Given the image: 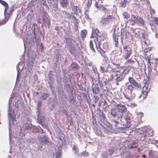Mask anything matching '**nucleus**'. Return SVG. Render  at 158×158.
Segmentation results:
<instances>
[{
	"label": "nucleus",
	"instance_id": "f257e3e1",
	"mask_svg": "<svg viewBox=\"0 0 158 158\" xmlns=\"http://www.w3.org/2000/svg\"><path fill=\"white\" fill-rule=\"evenodd\" d=\"M128 81L131 84H130L128 82L125 84V90L126 92H127L131 94L134 88L140 89L141 86L140 84L136 82L135 79L132 77H130L128 78Z\"/></svg>",
	"mask_w": 158,
	"mask_h": 158
},
{
	"label": "nucleus",
	"instance_id": "f03ea898",
	"mask_svg": "<svg viewBox=\"0 0 158 158\" xmlns=\"http://www.w3.org/2000/svg\"><path fill=\"white\" fill-rule=\"evenodd\" d=\"M115 19L114 16L111 15H107L106 17L102 18L100 21V24L102 26H105L110 23L114 22Z\"/></svg>",
	"mask_w": 158,
	"mask_h": 158
},
{
	"label": "nucleus",
	"instance_id": "7ed1b4c3",
	"mask_svg": "<svg viewBox=\"0 0 158 158\" xmlns=\"http://www.w3.org/2000/svg\"><path fill=\"white\" fill-rule=\"evenodd\" d=\"M116 108L118 112V120L121 121L123 116V114L127 110V108L125 105L121 104L117 105Z\"/></svg>",
	"mask_w": 158,
	"mask_h": 158
},
{
	"label": "nucleus",
	"instance_id": "20e7f679",
	"mask_svg": "<svg viewBox=\"0 0 158 158\" xmlns=\"http://www.w3.org/2000/svg\"><path fill=\"white\" fill-rule=\"evenodd\" d=\"M112 70L114 72H116L115 74V76L117 77L116 78V81H121L123 79V73L126 69H123V67H120V70H119V69L116 70L115 68L112 69Z\"/></svg>",
	"mask_w": 158,
	"mask_h": 158
},
{
	"label": "nucleus",
	"instance_id": "39448f33",
	"mask_svg": "<svg viewBox=\"0 0 158 158\" xmlns=\"http://www.w3.org/2000/svg\"><path fill=\"white\" fill-rule=\"evenodd\" d=\"M13 10L14 9L12 8H9V6L5 8L4 10L5 18L4 19L5 23H6L7 21L9 19L11 16Z\"/></svg>",
	"mask_w": 158,
	"mask_h": 158
},
{
	"label": "nucleus",
	"instance_id": "423d86ee",
	"mask_svg": "<svg viewBox=\"0 0 158 158\" xmlns=\"http://www.w3.org/2000/svg\"><path fill=\"white\" fill-rule=\"evenodd\" d=\"M124 52V58L126 60H127L132 53L131 48L127 45H125L123 47Z\"/></svg>",
	"mask_w": 158,
	"mask_h": 158
},
{
	"label": "nucleus",
	"instance_id": "0eeeda50",
	"mask_svg": "<svg viewBox=\"0 0 158 158\" xmlns=\"http://www.w3.org/2000/svg\"><path fill=\"white\" fill-rule=\"evenodd\" d=\"M94 6L97 9L104 12L106 14L109 13V9L106 8L102 4H99L98 2H95Z\"/></svg>",
	"mask_w": 158,
	"mask_h": 158
},
{
	"label": "nucleus",
	"instance_id": "6e6552de",
	"mask_svg": "<svg viewBox=\"0 0 158 158\" xmlns=\"http://www.w3.org/2000/svg\"><path fill=\"white\" fill-rule=\"evenodd\" d=\"M150 91V89L146 86H145L143 87V89L141 91V94L138 98H140L142 97L143 99H144L147 98L148 95V93Z\"/></svg>",
	"mask_w": 158,
	"mask_h": 158
},
{
	"label": "nucleus",
	"instance_id": "1a4fd4ad",
	"mask_svg": "<svg viewBox=\"0 0 158 158\" xmlns=\"http://www.w3.org/2000/svg\"><path fill=\"white\" fill-rule=\"evenodd\" d=\"M103 37L101 35H98L94 39V41L96 44V48L97 47H101L103 41Z\"/></svg>",
	"mask_w": 158,
	"mask_h": 158
},
{
	"label": "nucleus",
	"instance_id": "9d476101",
	"mask_svg": "<svg viewBox=\"0 0 158 158\" xmlns=\"http://www.w3.org/2000/svg\"><path fill=\"white\" fill-rule=\"evenodd\" d=\"M74 43L77 44L76 41L74 40H73L71 41L70 44L69 45V51L72 55L74 54L76 51L75 47L74 46Z\"/></svg>",
	"mask_w": 158,
	"mask_h": 158
},
{
	"label": "nucleus",
	"instance_id": "9b49d317",
	"mask_svg": "<svg viewBox=\"0 0 158 158\" xmlns=\"http://www.w3.org/2000/svg\"><path fill=\"white\" fill-rule=\"evenodd\" d=\"M96 48L98 51L101 54L103 60L106 62L108 60V58L107 55L106 54L105 52L101 47H97Z\"/></svg>",
	"mask_w": 158,
	"mask_h": 158
},
{
	"label": "nucleus",
	"instance_id": "f8f14e48",
	"mask_svg": "<svg viewBox=\"0 0 158 158\" xmlns=\"http://www.w3.org/2000/svg\"><path fill=\"white\" fill-rule=\"evenodd\" d=\"M140 135H142L141 136L143 137V140L147 137L152 136L154 134L153 131L151 130H146L143 132V134L142 135V134H140Z\"/></svg>",
	"mask_w": 158,
	"mask_h": 158
},
{
	"label": "nucleus",
	"instance_id": "ddd939ff",
	"mask_svg": "<svg viewBox=\"0 0 158 158\" xmlns=\"http://www.w3.org/2000/svg\"><path fill=\"white\" fill-rule=\"evenodd\" d=\"M101 126L102 128L103 129L104 131L106 133H108L110 132L112 130L111 126L109 123H108L107 124H105L104 126L101 125Z\"/></svg>",
	"mask_w": 158,
	"mask_h": 158
},
{
	"label": "nucleus",
	"instance_id": "4468645a",
	"mask_svg": "<svg viewBox=\"0 0 158 158\" xmlns=\"http://www.w3.org/2000/svg\"><path fill=\"white\" fill-rule=\"evenodd\" d=\"M131 18L129 19V21L131 25H134L137 22L138 17H136L134 15H131Z\"/></svg>",
	"mask_w": 158,
	"mask_h": 158
},
{
	"label": "nucleus",
	"instance_id": "2eb2a0df",
	"mask_svg": "<svg viewBox=\"0 0 158 158\" xmlns=\"http://www.w3.org/2000/svg\"><path fill=\"white\" fill-rule=\"evenodd\" d=\"M119 35L116 34L114 32L113 34L112 37L115 43V46L116 47H118V37Z\"/></svg>",
	"mask_w": 158,
	"mask_h": 158
},
{
	"label": "nucleus",
	"instance_id": "dca6fc26",
	"mask_svg": "<svg viewBox=\"0 0 158 158\" xmlns=\"http://www.w3.org/2000/svg\"><path fill=\"white\" fill-rule=\"evenodd\" d=\"M98 33H100L99 30L97 28H93L92 33L90 36L91 38H94L98 35H99Z\"/></svg>",
	"mask_w": 158,
	"mask_h": 158
},
{
	"label": "nucleus",
	"instance_id": "f3484780",
	"mask_svg": "<svg viewBox=\"0 0 158 158\" xmlns=\"http://www.w3.org/2000/svg\"><path fill=\"white\" fill-rule=\"evenodd\" d=\"M92 91L93 94H98L100 92V90L97 84H96L94 87L92 88Z\"/></svg>",
	"mask_w": 158,
	"mask_h": 158
},
{
	"label": "nucleus",
	"instance_id": "a211bd4d",
	"mask_svg": "<svg viewBox=\"0 0 158 158\" xmlns=\"http://www.w3.org/2000/svg\"><path fill=\"white\" fill-rule=\"evenodd\" d=\"M59 2L61 6L64 8H66L69 5L68 0H60Z\"/></svg>",
	"mask_w": 158,
	"mask_h": 158
},
{
	"label": "nucleus",
	"instance_id": "6ab92c4d",
	"mask_svg": "<svg viewBox=\"0 0 158 158\" xmlns=\"http://www.w3.org/2000/svg\"><path fill=\"white\" fill-rule=\"evenodd\" d=\"M71 70H72L77 69L79 68L78 65L74 63H73L71 64Z\"/></svg>",
	"mask_w": 158,
	"mask_h": 158
},
{
	"label": "nucleus",
	"instance_id": "aec40b11",
	"mask_svg": "<svg viewBox=\"0 0 158 158\" xmlns=\"http://www.w3.org/2000/svg\"><path fill=\"white\" fill-rule=\"evenodd\" d=\"M87 32L86 30H83L81 32V36L82 39H84L86 35Z\"/></svg>",
	"mask_w": 158,
	"mask_h": 158
},
{
	"label": "nucleus",
	"instance_id": "412c9836",
	"mask_svg": "<svg viewBox=\"0 0 158 158\" xmlns=\"http://www.w3.org/2000/svg\"><path fill=\"white\" fill-rule=\"evenodd\" d=\"M137 22L141 25L143 26L144 25V20L141 17H138Z\"/></svg>",
	"mask_w": 158,
	"mask_h": 158
},
{
	"label": "nucleus",
	"instance_id": "4be33fe9",
	"mask_svg": "<svg viewBox=\"0 0 158 158\" xmlns=\"http://www.w3.org/2000/svg\"><path fill=\"white\" fill-rule=\"evenodd\" d=\"M111 114L114 117L117 116V119H118V113L116 111L115 109H113L111 111Z\"/></svg>",
	"mask_w": 158,
	"mask_h": 158
},
{
	"label": "nucleus",
	"instance_id": "5701e85b",
	"mask_svg": "<svg viewBox=\"0 0 158 158\" xmlns=\"http://www.w3.org/2000/svg\"><path fill=\"white\" fill-rule=\"evenodd\" d=\"M64 13L66 15L67 18L68 19H70L71 18V17H73L74 18L76 19V17L74 16L71 15L68 12L64 11Z\"/></svg>",
	"mask_w": 158,
	"mask_h": 158
},
{
	"label": "nucleus",
	"instance_id": "b1692460",
	"mask_svg": "<svg viewBox=\"0 0 158 158\" xmlns=\"http://www.w3.org/2000/svg\"><path fill=\"white\" fill-rule=\"evenodd\" d=\"M42 102L41 101H38L37 104V110L40 112L41 110L40 107L41 106Z\"/></svg>",
	"mask_w": 158,
	"mask_h": 158
},
{
	"label": "nucleus",
	"instance_id": "393cba45",
	"mask_svg": "<svg viewBox=\"0 0 158 158\" xmlns=\"http://www.w3.org/2000/svg\"><path fill=\"white\" fill-rule=\"evenodd\" d=\"M100 114L99 116V117L101 119H102L103 121H104L106 119V118L105 115L104 114L103 112H101L100 111Z\"/></svg>",
	"mask_w": 158,
	"mask_h": 158
},
{
	"label": "nucleus",
	"instance_id": "a878e982",
	"mask_svg": "<svg viewBox=\"0 0 158 158\" xmlns=\"http://www.w3.org/2000/svg\"><path fill=\"white\" fill-rule=\"evenodd\" d=\"M102 92L103 93H106L108 92V90L107 87L106 86V85H103L101 87Z\"/></svg>",
	"mask_w": 158,
	"mask_h": 158
},
{
	"label": "nucleus",
	"instance_id": "bb28decb",
	"mask_svg": "<svg viewBox=\"0 0 158 158\" xmlns=\"http://www.w3.org/2000/svg\"><path fill=\"white\" fill-rule=\"evenodd\" d=\"M89 47L92 51L94 52H95V50L93 47V43L92 40H90L89 42Z\"/></svg>",
	"mask_w": 158,
	"mask_h": 158
},
{
	"label": "nucleus",
	"instance_id": "cd10ccee",
	"mask_svg": "<svg viewBox=\"0 0 158 158\" xmlns=\"http://www.w3.org/2000/svg\"><path fill=\"white\" fill-rule=\"evenodd\" d=\"M127 0H122L120 3V5L123 7H125L126 5Z\"/></svg>",
	"mask_w": 158,
	"mask_h": 158
},
{
	"label": "nucleus",
	"instance_id": "c85d7f7f",
	"mask_svg": "<svg viewBox=\"0 0 158 158\" xmlns=\"http://www.w3.org/2000/svg\"><path fill=\"white\" fill-rule=\"evenodd\" d=\"M49 96V95L47 93H44L42 95L41 98L44 100L46 99Z\"/></svg>",
	"mask_w": 158,
	"mask_h": 158
},
{
	"label": "nucleus",
	"instance_id": "c756f323",
	"mask_svg": "<svg viewBox=\"0 0 158 158\" xmlns=\"http://www.w3.org/2000/svg\"><path fill=\"white\" fill-rule=\"evenodd\" d=\"M0 3L5 7V8L9 6L8 4L3 0H0Z\"/></svg>",
	"mask_w": 158,
	"mask_h": 158
},
{
	"label": "nucleus",
	"instance_id": "7c9ffc66",
	"mask_svg": "<svg viewBox=\"0 0 158 158\" xmlns=\"http://www.w3.org/2000/svg\"><path fill=\"white\" fill-rule=\"evenodd\" d=\"M140 121H141V120L139 119L138 118H136L135 120V122L136 123L135 125L137 126L139 125L141 123V122H140Z\"/></svg>",
	"mask_w": 158,
	"mask_h": 158
},
{
	"label": "nucleus",
	"instance_id": "2f4dec72",
	"mask_svg": "<svg viewBox=\"0 0 158 158\" xmlns=\"http://www.w3.org/2000/svg\"><path fill=\"white\" fill-rule=\"evenodd\" d=\"M153 21L155 26H158V18L154 17L153 18Z\"/></svg>",
	"mask_w": 158,
	"mask_h": 158
},
{
	"label": "nucleus",
	"instance_id": "473e14b6",
	"mask_svg": "<svg viewBox=\"0 0 158 158\" xmlns=\"http://www.w3.org/2000/svg\"><path fill=\"white\" fill-rule=\"evenodd\" d=\"M72 9L75 13H77L78 11L79 10V8L77 6H73Z\"/></svg>",
	"mask_w": 158,
	"mask_h": 158
},
{
	"label": "nucleus",
	"instance_id": "72a5a7b5",
	"mask_svg": "<svg viewBox=\"0 0 158 158\" xmlns=\"http://www.w3.org/2000/svg\"><path fill=\"white\" fill-rule=\"evenodd\" d=\"M123 15L124 16L125 18L126 19H128L130 18V15L128 14L127 12H124L123 14Z\"/></svg>",
	"mask_w": 158,
	"mask_h": 158
},
{
	"label": "nucleus",
	"instance_id": "f704fd0d",
	"mask_svg": "<svg viewBox=\"0 0 158 158\" xmlns=\"http://www.w3.org/2000/svg\"><path fill=\"white\" fill-rule=\"evenodd\" d=\"M107 76H108V80L109 81H112L113 79V76L112 74H109L107 75Z\"/></svg>",
	"mask_w": 158,
	"mask_h": 158
},
{
	"label": "nucleus",
	"instance_id": "c9c22d12",
	"mask_svg": "<svg viewBox=\"0 0 158 158\" xmlns=\"http://www.w3.org/2000/svg\"><path fill=\"white\" fill-rule=\"evenodd\" d=\"M127 63L133 64L135 62L132 59H130L128 60L127 59Z\"/></svg>",
	"mask_w": 158,
	"mask_h": 158
},
{
	"label": "nucleus",
	"instance_id": "e433bc0d",
	"mask_svg": "<svg viewBox=\"0 0 158 158\" xmlns=\"http://www.w3.org/2000/svg\"><path fill=\"white\" fill-rule=\"evenodd\" d=\"M112 64L113 65H114L116 67H117V69H115L116 70L119 69V70H120V68L121 67H120V65L119 64H115L113 62Z\"/></svg>",
	"mask_w": 158,
	"mask_h": 158
},
{
	"label": "nucleus",
	"instance_id": "4c0bfd02",
	"mask_svg": "<svg viewBox=\"0 0 158 158\" xmlns=\"http://www.w3.org/2000/svg\"><path fill=\"white\" fill-rule=\"evenodd\" d=\"M124 96L125 98L127 100H131L132 99V97L131 96H128L127 95L125 94L124 93Z\"/></svg>",
	"mask_w": 158,
	"mask_h": 158
},
{
	"label": "nucleus",
	"instance_id": "58836bf2",
	"mask_svg": "<svg viewBox=\"0 0 158 158\" xmlns=\"http://www.w3.org/2000/svg\"><path fill=\"white\" fill-rule=\"evenodd\" d=\"M100 70L102 73L106 72L105 69V68L103 66H100Z\"/></svg>",
	"mask_w": 158,
	"mask_h": 158
},
{
	"label": "nucleus",
	"instance_id": "ea45409f",
	"mask_svg": "<svg viewBox=\"0 0 158 158\" xmlns=\"http://www.w3.org/2000/svg\"><path fill=\"white\" fill-rule=\"evenodd\" d=\"M61 153L59 151L56 152V158H60Z\"/></svg>",
	"mask_w": 158,
	"mask_h": 158
},
{
	"label": "nucleus",
	"instance_id": "a19ab883",
	"mask_svg": "<svg viewBox=\"0 0 158 158\" xmlns=\"http://www.w3.org/2000/svg\"><path fill=\"white\" fill-rule=\"evenodd\" d=\"M52 71H50L49 72V74H48V77L49 80H51L52 78L53 74L52 73Z\"/></svg>",
	"mask_w": 158,
	"mask_h": 158
},
{
	"label": "nucleus",
	"instance_id": "79ce46f5",
	"mask_svg": "<svg viewBox=\"0 0 158 158\" xmlns=\"http://www.w3.org/2000/svg\"><path fill=\"white\" fill-rule=\"evenodd\" d=\"M73 150L76 153H78L79 152L78 149L77 147L75 145L73 146Z\"/></svg>",
	"mask_w": 158,
	"mask_h": 158
},
{
	"label": "nucleus",
	"instance_id": "37998d69",
	"mask_svg": "<svg viewBox=\"0 0 158 158\" xmlns=\"http://www.w3.org/2000/svg\"><path fill=\"white\" fill-rule=\"evenodd\" d=\"M87 6L88 7H90L92 3V0H87Z\"/></svg>",
	"mask_w": 158,
	"mask_h": 158
},
{
	"label": "nucleus",
	"instance_id": "c03bdc74",
	"mask_svg": "<svg viewBox=\"0 0 158 158\" xmlns=\"http://www.w3.org/2000/svg\"><path fill=\"white\" fill-rule=\"evenodd\" d=\"M99 99V97L98 96H94V101L95 103H96Z\"/></svg>",
	"mask_w": 158,
	"mask_h": 158
},
{
	"label": "nucleus",
	"instance_id": "a18cd8bd",
	"mask_svg": "<svg viewBox=\"0 0 158 158\" xmlns=\"http://www.w3.org/2000/svg\"><path fill=\"white\" fill-rule=\"evenodd\" d=\"M131 126V122L130 121H127L126 128H128L130 127Z\"/></svg>",
	"mask_w": 158,
	"mask_h": 158
},
{
	"label": "nucleus",
	"instance_id": "49530a36",
	"mask_svg": "<svg viewBox=\"0 0 158 158\" xmlns=\"http://www.w3.org/2000/svg\"><path fill=\"white\" fill-rule=\"evenodd\" d=\"M148 61L149 63V66H148V71L149 72H151L152 70V68L151 67H150V60H148Z\"/></svg>",
	"mask_w": 158,
	"mask_h": 158
},
{
	"label": "nucleus",
	"instance_id": "de8ad7c7",
	"mask_svg": "<svg viewBox=\"0 0 158 158\" xmlns=\"http://www.w3.org/2000/svg\"><path fill=\"white\" fill-rule=\"evenodd\" d=\"M158 71H156V73L154 75V77L155 79L156 80H158Z\"/></svg>",
	"mask_w": 158,
	"mask_h": 158
},
{
	"label": "nucleus",
	"instance_id": "09e8293b",
	"mask_svg": "<svg viewBox=\"0 0 158 158\" xmlns=\"http://www.w3.org/2000/svg\"><path fill=\"white\" fill-rule=\"evenodd\" d=\"M98 83L100 85L101 87H102V86H103L104 85L103 84L102 81L100 80H99L98 81Z\"/></svg>",
	"mask_w": 158,
	"mask_h": 158
},
{
	"label": "nucleus",
	"instance_id": "8fccbe9b",
	"mask_svg": "<svg viewBox=\"0 0 158 158\" xmlns=\"http://www.w3.org/2000/svg\"><path fill=\"white\" fill-rule=\"evenodd\" d=\"M142 38L144 39H145L147 38L146 35H145L144 33H143L142 34Z\"/></svg>",
	"mask_w": 158,
	"mask_h": 158
},
{
	"label": "nucleus",
	"instance_id": "3c124183",
	"mask_svg": "<svg viewBox=\"0 0 158 158\" xmlns=\"http://www.w3.org/2000/svg\"><path fill=\"white\" fill-rule=\"evenodd\" d=\"M112 121L114 122L115 124L117 125L119 124V122L118 121L113 120Z\"/></svg>",
	"mask_w": 158,
	"mask_h": 158
},
{
	"label": "nucleus",
	"instance_id": "603ef678",
	"mask_svg": "<svg viewBox=\"0 0 158 158\" xmlns=\"http://www.w3.org/2000/svg\"><path fill=\"white\" fill-rule=\"evenodd\" d=\"M114 126L115 127V128L116 129H119V127L116 124H114Z\"/></svg>",
	"mask_w": 158,
	"mask_h": 158
},
{
	"label": "nucleus",
	"instance_id": "864d4df0",
	"mask_svg": "<svg viewBox=\"0 0 158 158\" xmlns=\"http://www.w3.org/2000/svg\"><path fill=\"white\" fill-rule=\"evenodd\" d=\"M114 126L115 127V128L116 129H119V127L116 124H114Z\"/></svg>",
	"mask_w": 158,
	"mask_h": 158
},
{
	"label": "nucleus",
	"instance_id": "5fc2aeb1",
	"mask_svg": "<svg viewBox=\"0 0 158 158\" xmlns=\"http://www.w3.org/2000/svg\"><path fill=\"white\" fill-rule=\"evenodd\" d=\"M55 29L56 31H59V30H60L59 27L58 26H56Z\"/></svg>",
	"mask_w": 158,
	"mask_h": 158
},
{
	"label": "nucleus",
	"instance_id": "6e6d98bb",
	"mask_svg": "<svg viewBox=\"0 0 158 158\" xmlns=\"http://www.w3.org/2000/svg\"><path fill=\"white\" fill-rule=\"evenodd\" d=\"M107 82H109V81H108V80L107 79H106V81H104V83L105 84V85H106Z\"/></svg>",
	"mask_w": 158,
	"mask_h": 158
},
{
	"label": "nucleus",
	"instance_id": "4d7b16f0",
	"mask_svg": "<svg viewBox=\"0 0 158 158\" xmlns=\"http://www.w3.org/2000/svg\"><path fill=\"white\" fill-rule=\"evenodd\" d=\"M12 111V107L11 106H9V111L11 113Z\"/></svg>",
	"mask_w": 158,
	"mask_h": 158
},
{
	"label": "nucleus",
	"instance_id": "13d9d810",
	"mask_svg": "<svg viewBox=\"0 0 158 158\" xmlns=\"http://www.w3.org/2000/svg\"><path fill=\"white\" fill-rule=\"evenodd\" d=\"M126 127H119V130H124L125 129V128Z\"/></svg>",
	"mask_w": 158,
	"mask_h": 158
},
{
	"label": "nucleus",
	"instance_id": "bf43d9fd",
	"mask_svg": "<svg viewBox=\"0 0 158 158\" xmlns=\"http://www.w3.org/2000/svg\"><path fill=\"white\" fill-rule=\"evenodd\" d=\"M95 2H98V1H102V2L104 0H94Z\"/></svg>",
	"mask_w": 158,
	"mask_h": 158
},
{
	"label": "nucleus",
	"instance_id": "052dcab7",
	"mask_svg": "<svg viewBox=\"0 0 158 158\" xmlns=\"http://www.w3.org/2000/svg\"><path fill=\"white\" fill-rule=\"evenodd\" d=\"M139 114L141 115V117H143V113L142 112H140L139 113Z\"/></svg>",
	"mask_w": 158,
	"mask_h": 158
},
{
	"label": "nucleus",
	"instance_id": "680f3d73",
	"mask_svg": "<svg viewBox=\"0 0 158 158\" xmlns=\"http://www.w3.org/2000/svg\"><path fill=\"white\" fill-rule=\"evenodd\" d=\"M101 102H99V103H98V106H101Z\"/></svg>",
	"mask_w": 158,
	"mask_h": 158
},
{
	"label": "nucleus",
	"instance_id": "e2e57ef3",
	"mask_svg": "<svg viewBox=\"0 0 158 158\" xmlns=\"http://www.w3.org/2000/svg\"><path fill=\"white\" fill-rule=\"evenodd\" d=\"M118 81H117V83H116L117 85H118Z\"/></svg>",
	"mask_w": 158,
	"mask_h": 158
},
{
	"label": "nucleus",
	"instance_id": "0e129e2a",
	"mask_svg": "<svg viewBox=\"0 0 158 158\" xmlns=\"http://www.w3.org/2000/svg\"><path fill=\"white\" fill-rule=\"evenodd\" d=\"M93 106L94 107H95V106L93 104Z\"/></svg>",
	"mask_w": 158,
	"mask_h": 158
},
{
	"label": "nucleus",
	"instance_id": "69168bd1",
	"mask_svg": "<svg viewBox=\"0 0 158 158\" xmlns=\"http://www.w3.org/2000/svg\"><path fill=\"white\" fill-rule=\"evenodd\" d=\"M143 157H145V155H143Z\"/></svg>",
	"mask_w": 158,
	"mask_h": 158
},
{
	"label": "nucleus",
	"instance_id": "338daca9",
	"mask_svg": "<svg viewBox=\"0 0 158 158\" xmlns=\"http://www.w3.org/2000/svg\"><path fill=\"white\" fill-rule=\"evenodd\" d=\"M12 97H11V98H10V99H11H11H12Z\"/></svg>",
	"mask_w": 158,
	"mask_h": 158
},
{
	"label": "nucleus",
	"instance_id": "774afa93",
	"mask_svg": "<svg viewBox=\"0 0 158 158\" xmlns=\"http://www.w3.org/2000/svg\"><path fill=\"white\" fill-rule=\"evenodd\" d=\"M97 134V135H99V134Z\"/></svg>",
	"mask_w": 158,
	"mask_h": 158
}]
</instances>
